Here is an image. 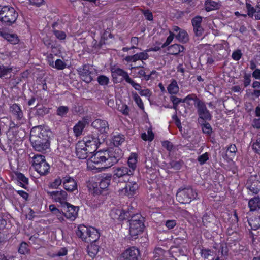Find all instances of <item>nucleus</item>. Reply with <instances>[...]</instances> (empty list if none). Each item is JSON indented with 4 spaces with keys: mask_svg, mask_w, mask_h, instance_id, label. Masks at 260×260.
<instances>
[{
    "mask_svg": "<svg viewBox=\"0 0 260 260\" xmlns=\"http://www.w3.org/2000/svg\"><path fill=\"white\" fill-rule=\"evenodd\" d=\"M125 141V137L121 134L113 136L112 142L116 147L109 150L99 151L91 155L87 160L88 170L95 172L105 170L116 164L123 156V152L118 148Z\"/></svg>",
    "mask_w": 260,
    "mask_h": 260,
    "instance_id": "nucleus-1",
    "label": "nucleus"
},
{
    "mask_svg": "<svg viewBox=\"0 0 260 260\" xmlns=\"http://www.w3.org/2000/svg\"><path fill=\"white\" fill-rule=\"evenodd\" d=\"M51 132L42 126L34 127L30 134V141L34 149L43 152L49 149Z\"/></svg>",
    "mask_w": 260,
    "mask_h": 260,
    "instance_id": "nucleus-2",
    "label": "nucleus"
},
{
    "mask_svg": "<svg viewBox=\"0 0 260 260\" xmlns=\"http://www.w3.org/2000/svg\"><path fill=\"white\" fill-rule=\"evenodd\" d=\"M129 232L132 239H135L143 232L144 228V218L140 214H136L129 220Z\"/></svg>",
    "mask_w": 260,
    "mask_h": 260,
    "instance_id": "nucleus-3",
    "label": "nucleus"
},
{
    "mask_svg": "<svg viewBox=\"0 0 260 260\" xmlns=\"http://www.w3.org/2000/svg\"><path fill=\"white\" fill-rule=\"evenodd\" d=\"M18 13L15 9L9 5H0V21L7 25H11L16 21Z\"/></svg>",
    "mask_w": 260,
    "mask_h": 260,
    "instance_id": "nucleus-4",
    "label": "nucleus"
},
{
    "mask_svg": "<svg viewBox=\"0 0 260 260\" xmlns=\"http://www.w3.org/2000/svg\"><path fill=\"white\" fill-rule=\"evenodd\" d=\"M197 192L189 187L180 188L176 193L177 200L181 204H187L196 199Z\"/></svg>",
    "mask_w": 260,
    "mask_h": 260,
    "instance_id": "nucleus-5",
    "label": "nucleus"
},
{
    "mask_svg": "<svg viewBox=\"0 0 260 260\" xmlns=\"http://www.w3.org/2000/svg\"><path fill=\"white\" fill-rule=\"evenodd\" d=\"M32 159V166L40 175H45L49 173L50 165L46 162L43 155H35Z\"/></svg>",
    "mask_w": 260,
    "mask_h": 260,
    "instance_id": "nucleus-6",
    "label": "nucleus"
},
{
    "mask_svg": "<svg viewBox=\"0 0 260 260\" xmlns=\"http://www.w3.org/2000/svg\"><path fill=\"white\" fill-rule=\"evenodd\" d=\"M132 175L128 168L126 167H121L116 168L113 171V180L116 183H125L126 179L128 180V177Z\"/></svg>",
    "mask_w": 260,
    "mask_h": 260,
    "instance_id": "nucleus-7",
    "label": "nucleus"
},
{
    "mask_svg": "<svg viewBox=\"0 0 260 260\" xmlns=\"http://www.w3.org/2000/svg\"><path fill=\"white\" fill-rule=\"evenodd\" d=\"M64 216L71 221H74L78 216L79 210L78 206L65 202L62 206Z\"/></svg>",
    "mask_w": 260,
    "mask_h": 260,
    "instance_id": "nucleus-8",
    "label": "nucleus"
},
{
    "mask_svg": "<svg viewBox=\"0 0 260 260\" xmlns=\"http://www.w3.org/2000/svg\"><path fill=\"white\" fill-rule=\"evenodd\" d=\"M138 188V185L136 182L128 181L123 188L118 189V192L121 196H126L131 198L136 193Z\"/></svg>",
    "mask_w": 260,
    "mask_h": 260,
    "instance_id": "nucleus-9",
    "label": "nucleus"
},
{
    "mask_svg": "<svg viewBox=\"0 0 260 260\" xmlns=\"http://www.w3.org/2000/svg\"><path fill=\"white\" fill-rule=\"evenodd\" d=\"M195 107L197 108L199 118L207 121H210L212 119V114L208 110L204 102L202 100L198 101Z\"/></svg>",
    "mask_w": 260,
    "mask_h": 260,
    "instance_id": "nucleus-10",
    "label": "nucleus"
},
{
    "mask_svg": "<svg viewBox=\"0 0 260 260\" xmlns=\"http://www.w3.org/2000/svg\"><path fill=\"white\" fill-rule=\"evenodd\" d=\"M140 251L135 247H129L125 250L120 256V260H138Z\"/></svg>",
    "mask_w": 260,
    "mask_h": 260,
    "instance_id": "nucleus-11",
    "label": "nucleus"
},
{
    "mask_svg": "<svg viewBox=\"0 0 260 260\" xmlns=\"http://www.w3.org/2000/svg\"><path fill=\"white\" fill-rule=\"evenodd\" d=\"M83 143L85 146L89 148L93 152H94L97 149L100 144L99 139L92 135H88L84 137L82 140L79 141Z\"/></svg>",
    "mask_w": 260,
    "mask_h": 260,
    "instance_id": "nucleus-12",
    "label": "nucleus"
},
{
    "mask_svg": "<svg viewBox=\"0 0 260 260\" xmlns=\"http://www.w3.org/2000/svg\"><path fill=\"white\" fill-rule=\"evenodd\" d=\"M246 187L251 192L257 194L260 191V181L257 176L251 175L247 180Z\"/></svg>",
    "mask_w": 260,
    "mask_h": 260,
    "instance_id": "nucleus-13",
    "label": "nucleus"
},
{
    "mask_svg": "<svg viewBox=\"0 0 260 260\" xmlns=\"http://www.w3.org/2000/svg\"><path fill=\"white\" fill-rule=\"evenodd\" d=\"M91 69L89 64H84L77 70L81 78L86 83L90 82L93 79L91 75Z\"/></svg>",
    "mask_w": 260,
    "mask_h": 260,
    "instance_id": "nucleus-14",
    "label": "nucleus"
},
{
    "mask_svg": "<svg viewBox=\"0 0 260 260\" xmlns=\"http://www.w3.org/2000/svg\"><path fill=\"white\" fill-rule=\"evenodd\" d=\"M76 155L79 159H86L89 154L93 152L83 144V143L78 142L76 146Z\"/></svg>",
    "mask_w": 260,
    "mask_h": 260,
    "instance_id": "nucleus-15",
    "label": "nucleus"
},
{
    "mask_svg": "<svg viewBox=\"0 0 260 260\" xmlns=\"http://www.w3.org/2000/svg\"><path fill=\"white\" fill-rule=\"evenodd\" d=\"M110 215L114 220L122 221L128 219L131 214L129 212L125 211L121 209L113 208L111 210Z\"/></svg>",
    "mask_w": 260,
    "mask_h": 260,
    "instance_id": "nucleus-16",
    "label": "nucleus"
},
{
    "mask_svg": "<svg viewBox=\"0 0 260 260\" xmlns=\"http://www.w3.org/2000/svg\"><path fill=\"white\" fill-rule=\"evenodd\" d=\"M48 194L56 202H59L62 205L67 199V193L62 189L59 190L49 191Z\"/></svg>",
    "mask_w": 260,
    "mask_h": 260,
    "instance_id": "nucleus-17",
    "label": "nucleus"
},
{
    "mask_svg": "<svg viewBox=\"0 0 260 260\" xmlns=\"http://www.w3.org/2000/svg\"><path fill=\"white\" fill-rule=\"evenodd\" d=\"M63 186L65 190L72 192L77 189V183L76 181L69 176L63 177Z\"/></svg>",
    "mask_w": 260,
    "mask_h": 260,
    "instance_id": "nucleus-18",
    "label": "nucleus"
},
{
    "mask_svg": "<svg viewBox=\"0 0 260 260\" xmlns=\"http://www.w3.org/2000/svg\"><path fill=\"white\" fill-rule=\"evenodd\" d=\"M246 8L249 17H254L255 20H260V5H257L254 7L250 3H246Z\"/></svg>",
    "mask_w": 260,
    "mask_h": 260,
    "instance_id": "nucleus-19",
    "label": "nucleus"
},
{
    "mask_svg": "<svg viewBox=\"0 0 260 260\" xmlns=\"http://www.w3.org/2000/svg\"><path fill=\"white\" fill-rule=\"evenodd\" d=\"M203 18L200 16H196L191 20L193 31L197 36L202 35L204 29L201 26Z\"/></svg>",
    "mask_w": 260,
    "mask_h": 260,
    "instance_id": "nucleus-20",
    "label": "nucleus"
},
{
    "mask_svg": "<svg viewBox=\"0 0 260 260\" xmlns=\"http://www.w3.org/2000/svg\"><path fill=\"white\" fill-rule=\"evenodd\" d=\"M91 125L102 134L107 133L109 130L108 123L107 121L104 120L96 119L92 122Z\"/></svg>",
    "mask_w": 260,
    "mask_h": 260,
    "instance_id": "nucleus-21",
    "label": "nucleus"
},
{
    "mask_svg": "<svg viewBox=\"0 0 260 260\" xmlns=\"http://www.w3.org/2000/svg\"><path fill=\"white\" fill-rule=\"evenodd\" d=\"M112 77L116 78L117 76H120L123 80L126 82L131 78L127 72L119 68H112L111 70Z\"/></svg>",
    "mask_w": 260,
    "mask_h": 260,
    "instance_id": "nucleus-22",
    "label": "nucleus"
},
{
    "mask_svg": "<svg viewBox=\"0 0 260 260\" xmlns=\"http://www.w3.org/2000/svg\"><path fill=\"white\" fill-rule=\"evenodd\" d=\"M100 237L98 231L93 227H89L88 230V235L86 236L85 242L88 243H93Z\"/></svg>",
    "mask_w": 260,
    "mask_h": 260,
    "instance_id": "nucleus-23",
    "label": "nucleus"
},
{
    "mask_svg": "<svg viewBox=\"0 0 260 260\" xmlns=\"http://www.w3.org/2000/svg\"><path fill=\"white\" fill-rule=\"evenodd\" d=\"M221 6L219 1L206 0L205 2V8L207 12L218 10Z\"/></svg>",
    "mask_w": 260,
    "mask_h": 260,
    "instance_id": "nucleus-24",
    "label": "nucleus"
},
{
    "mask_svg": "<svg viewBox=\"0 0 260 260\" xmlns=\"http://www.w3.org/2000/svg\"><path fill=\"white\" fill-rule=\"evenodd\" d=\"M138 162V155L135 153L131 154L127 160V164L129 168L128 169L130 172L133 174L134 171L136 169Z\"/></svg>",
    "mask_w": 260,
    "mask_h": 260,
    "instance_id": "nucleus-25",
    "label": "nucleus"
},
{
    "mask_svg": "<svg viewBox=\"0 0 260 260\" xmlns=\"http://www.w3.org/2000/svg\"><path fill=\"white\" fill-rule=\"evenodd\" d=\"M0 35L11 44H16L19 42V39L17 35L8 33L6 31L0 32Z\"/></svg>",
    "mask_w": 260,
    "mask_h": 260,
    "instance_id": "nucleus-26",
    "label": "nucleus"
},
{
    "mask_svg": "<svg viewBox=\"0 0 260 260\" xmlns=\"http://www.w3.org/2000/svg\"><path fill=\"white\" fill-rule=\"evenodd\" d=\"M87 122L85 119L79 121L73 128L74 133L76 137L79 136L82 134L83 130L85 128Z\"/></svg>",
    "mask_w": 260,
    "mask_h": 260,
    "instance_id": "nucleus-27",
    "label": "nucleus"
},
{
    "mask_svg": "<svg viewBox=\"0 0 260 260\" xmlns=\"http://www.w3.org/2000/svg\"><path fill=\"white\" fill-rule=\"evenodd\" d=\"M4 54L0 52V78L7 75L12 71V68L9 66H4L2 64V61L4 60Z\"/></svg>",
    "mask_w": 260,
    "mask_h": 260,
    "instance_id": "nucleus-28",
    "label": "nucleus"
},
{
    "mask_svg": "<svg viewBox=\"0 0 260 260\" xmlns=\"http://www.w3.org/2000/svg\"><path fill=\"white\" fill-rule=\"evenodd\" d=\"M184 50V48L183 46L177 44L171 45L168 48L169 54L175 55L183 52Z\"/></svg>",
    "mask_w": 260,
    "mask_h": 260,
    "instance_id": "nucleus-29",
    "label": "nucleus"
},
{
    "mask_svg": "<svg viewBox=\"0 0 260 260\" xmlns=\"http://www.w3.org/2000/svg\"><path fill=\"white\" fill-rule=\"evenodd\" d=\"M248 207L250 211H254L260 209V199L255 197L251 199L248 202Z\"/></svg>",
    "mask_w": 260,
    "mask_h": 260,
    "instance_id": "nucleus-30",
    "label": "nucleus"
},
{
    "mask_svg": "<svg viewBox=\"0 0 260 260\" xmlns=\"http://www.w3.org/2000/svg\"><path fill=\"white\" fill-rule=\"evenodd\" d=\"M10 110L18 120L21 119L23 117V113L20 107L18 104H14L11 105Z\"/></svg>",
    "mask_w": 260,
    "mask_h": 260,
    "instance_id": "nucleus-31",
    "label": "nucleus"
},
{
    "mask_svg": "<svg viewBox=\"0 0 260 260\" xmlns=\"http://www.w3.org/2000/svg\"><path fill=\"white\" fill-rule=\"evenodd\" d=\"M111 179V175L106 174L101 177L99 182V187L102 190L105 189L109 186Z\"/></svg>",
    "mask_w": 260,
    "mask_h": 260,
    "instance_id": "nucleus-32",
    "label": "nucleus"
},
{
    "mask_svg": "<svg viewBox=\"0 0 260 260\" xmlns=\"http://www.w3.org/2000/svg\"><path fill=\"white\" fill-rule=\"evenodd\" d=\"M49 210L53 214L55 215L57 219L60 221L62 222L64 220L63 215V210L60 211L58 209H57L54 205H50L49 207Z\"/></svg>",
    "mask_w": 260,
    "mask_h": 260,
    "instance_id": "nucleus-33",
    "label": "nucleus"
},
{
    "mask_svg": "<svg viewBox=\"0 0 260 260\" xmlns=\"http://www.w3.org/2000/svg\"><path fill=\"white\" fill-rule=\"evenodd\" d=\"M88 228L84 225H80L76 231V235L78 237L81 238L83 240L86 241V237L88 235Z\"/></svg>",
    "mask_w": 260,
    "mask_h": 260,
    "instance_id": "nucleus-34",
    "label": "nucleus"
},
{
    "mask_svg": "<svg viewBox=\"0 0 260 260\" xmlns=\"http://www.w3.org/2000/svg\"><path fill=\"white\" fill-rule=\"evenodd\" d=\"M16 176L17 181L20 184V185L22 187L27 189L28 184V179L21 173H16Z\"/></svg>",
    "mask_w": 260,
    "mask_h": 260,
    "instance_id": "nucleus-35",
    "label": "nucleus"
},
{
    "mask_svg": "<svg viewBox=\"0 0 260 260\" xmlns=\"http://www.w3.org/2000/svg\"><path fill=\"white\" fill-rule=\"evenodd\" d=\"M179 86L177 81L173 79L167 87L168 92L171 94H176L179 92Z\"/></svg>",
    "mask_w": 260,
    "mask_h": 260,
    "instance_id": "nucleus-36",
    "label": "nucleus"
},
{
    "mask_svg": "<svg viewBox=\"0 0 260 260\" xmlns=\"http://www.w3.org/2000/svg\"><path fill=\"white\" fill-rule=\"evenodd\" d=\"M248 223L252 229L256 230L260 228V215L250 218Z\"/></svg>",
    "mask_w": 260,
    "mask_h": 260,
    "instance_id": "nucleus-37",
    "label": "nucleus"
},
{
    "mask_svg": "<svg viewBox=\"0 0 260 260\" xmlns=\"http://www.w3.org/2000/svg\"><path fill=\"white\" fill-rule=\"evenodd\" d=\"M99 251V246L94 243L91 244L87 247L88 255L92 258H94Z\"/></svg>",
    "mask_w": 260,
    "mask_h": 260,
    "instance_id": "nucleus-38",
    "label": "nucleus"
},
{
    "mask_svg": "<svg viewBox=\"0 0 260 260\" xmlns=\"http://www.w3.org/2000/svg\"><path fill=\"white\" fill-rule=\"evenodd\" d=\"M134 55L135 62L138 60H146L149 58V55L147 53H146L145 50L142 52L137 53ZM142 63L143 64H145V63L143 61H142Z\"/></svg>",
    "mask_w": 260,
    "mask_h": 260,
    "instance_id": "nucleus-39",
    "label": "nucleus"
},
{
    "mask_svg": "<svg viewBox=\"0 0 260 260\" xmlns=\"http://www.w3.org/2000/svg\"><path fill=\"white\" fill-rule=\"evenodd\" d=\"M51 67L58 70H63L66 68V63L60 59H57L55 62H51Z\"/></svg>",
    "mask_w": 260,
    "mask_h": 260,
    "instance_id": "nucleus-40",
    "label": "nucleus"
},
{
    "mask_svg": "<svg viewBox=\"0 0 260 260\" xmlns=\"http://www.w3.org/2000/svg\"><path fill=\"white\" fill-rule=\"evenodd\" d=\"M176 38L180 42L186 43L188 40L187 33L184 30L179 31L178 34L175 36Z\"/></svg>",
    "mask_w": 260,
    "mask_h": 260,
    "instance_id": "nucleus-41",
    "label": "nucleus"
},
{
    "mask_svg": "<svg viewBox=\"0 0 260 260\" xmlns=\"http://www.w3.org/2000/svg\"><path fill=\"white\" fill-rule=\"evenodd\" d=\"M154 138V133L151 128H149L147 130V134L143 133L141 134V138L144 141H151Z\"/></svg>",
    "mask_w": 260,
    "mask_h": 260,
    "instance_id": "nucleus-42",
    "label": "nucleus"
},
{
    "mask_svg": "<svg viewBox=\"0 0 260 260\" xmlns=\"http://www.w3.org/2000/svg\"><path fill=\"white\" fill-rule=\"evenodd\" d=\"M193 101L194 102V106H196V104L198 103V101H201V100L199 99L196 94H191L186 96L185 98L182 99V103H186L189 105H190L189 101Z\"/></svg>",
    "mask_w": 260,
    "mask_h": 260,
    "instance_id": "nucleus-43",
    "label": "nucleus"
},
{
    "mask_svg": "<svg viewBox=\"0 0 260 260\" xmlns=\"http://www.w3.org/2000/svg\"><path fill=\"white\" fill-rule=\"evenodd\" d=\"M133 98L138 106L142 110L144 109L143 103L141 98L136 92H132Z\"/></svg>",
    "mask_w": 260,
    "mask_h": 260,
    "instance_id": "nucleus-44",
    "label": "nucleus"
},
{
    "mask_svg": "<svg viewBox=\"0 0 260 260\" xmlns=\"http://www.w3.org/2000/svg\"><path fill=\"white\" fill-rule=\"evenodd\" d=\"M214 217L213 215L205 214L202 217L203 224L205 226H208L213 221Z\"/></svg>",
    "mask_w": 260,
    "mask_h": 260,
    "instance_id": "nucleus-45",
    "label": "nucleus"
},
{
    "mask_svg": "<svg viewBox=\"0 0 260 260\" xmlns=\"http://www.w3.org/2000/svg\"><path fill=\"white\" fill-rule=\"evenodd\" d=\"M50 111V108H47L43 106H41L40 107H38L37 109L36 114L38 115L43 116L46 114L49 113Z\"/></svg>",
    "mask_w": 260,
    "mask_h": 260,
    "instance_id": "nucleus-46",
    "label": "nucleus"
},
{
    "mask_svg": "<svg viewBox=\"0 0 260 260\" xmlns=\"http://www.w3.org/2000/svg\"><path fill=\"white\" fill-rule=\"evenodd\" d=\"M29 251L28 245L25 242H22L21 243L18 252L22 254H25L27 253Z\"/></svg>",
    "mask_w": 260,
    "mask_h": 260,
    "instance_id": "nucleus-47",
    "label": "nucleus"
},
{
    "mask_svg": "<svg viewBox=\"0 0 260 260\" xmlns=\"http://www.w3.org/2000/svg\"><path fill=\"white\" fill-rule=\"evenodd\" d=\"M200 253L204 259H208L209 256L213 255V252L208 249H202Z\"/></svg>",
    "mask_w": 260,
    "mask_h": 260,
    "instance_id": "nucleus-48",
    "label": "nucleus"
},
{
    "mask_svg": "<svg viewBox=\"0 0 260 260\" xmlns=\"http://www.w3.org/2000/svg\"><path fill=\"white\" fill-rule=\"evenodd\" d=\"M209 153L205 152L198 157V161L201 165H202L209 160Z\"/></svg>",
    "mask_w": 260,
    "mask_h": 260,
    "instance_id": "nucleus-49",
    "label": "nucleus"
},
{
    "mask_svg": "<svg viewBox=\"0 0 260 260\" xmlns=\"http://www.w3.org/2000/svg\"><path fill=\"white\" fill-rule=\"evenodd\" d=\"M127 83L129 84L136 90L139 92L142 88V86L140 84L137 83L135 81L130 78L126 82Z\"/></svg>",
    "mask_w": 260,
    "mask_h": 260,
    "instance_id": "nucleus-50",
    "label": "nucleus"
},
{
    "mask_svg": "<svg viewBox=\"0 0 260 260\" xmlns=\"http://www.w3.org/2000/svg\"><path fill=\"white\" fill-rule=\"evenodd\" d=\"M98 81L100 85H106L109 82V78L104 75H100L98 78Z\"/></svg>",
    "mask_w": 260,
    "mask_h": 260,
    "instance_id": "nucleus-51",
    "label": "nucleus"
},
{
    "mask_svg": "<svg viewBox=\"0 0 260 260\" xmlns=\"http://www.w3.org/2000/svg\"><path fill=\"white\" fill-rule=\"evenodd\" d=\"M252 148L254 151L260 155V136H258L256 141L252 145Z\"/></svg>",
    "mask_w": 260,
    "mask_h": 260,
    "instance_id": "nucleus-52",
    "label": "nucleus"
},
{
    "mask_svg": "<svg viewBox=\"0 0 260 260\" xmlns=\"http://www.w3.org/2000/svg\"><path fill=\"white\" fill-rule=\"evenodd\" d=\"M69 111V108L67 106H60L57 110V114L59 116H62L66 114Z\"/></svg>",
    "mask_w": 260,
    "mask_h": 260,
    "instance_id": "nucleus-53",
    "label": "nucleus"
},
{
    "mask_svg": "<svg viewBox=\"0 0 260 260\" xmlns=\"http://www.w3.org/2000/svg\"><path fill=\"white\" fill-rule=\"evenodd\" d=\"M202 131L204 133L210 135L212 132V128L209 123H205L202 125Z\"/></svg>",
    "mask_w": 260,
    "mask_h": 260,
    "instance_id": "nucleus-54",
    "label": "nucleus"
},
{
    "mask_svg": "<svg viewBox=\"0 0 260 260\" xmlns=\"http://www.w3.org/2000/svg\"><path fill=\"white\" fill-rule=\"evenodd\" d=\"M62 183H63V177H62V179L60 177H58L54 179V180L51 183V186L53 188H57Z\"/></svg>",
    "mask_w": 260,
    "mask_h": 260,
    "instance_id": "nucleus-55",
    "label": "nucleus"
},
{
    "mask_svg": "<svg viewBox=\"0 0 260 260\" xmlns=\"http://www.w3.org/2000/svg\"><path fill=\"white\" fill-rule=\"evenodd\" d=\"M182 161L173 160L170 162V165L172 168L175 170H179L182 166Z\"/></svg>",
    "mask_w": 260,
    "mask_h": 260,
    "instance_id": "nucleus-56",
    "label": "nucleus"
},
{
    "mask_svg": "<svg viewBox=\"0 0 260 260\" xmlns=\"http://www.w3.org/2000/svg\"><path fill=\"white\" fill-rule=\"evenodd\" d=\"M169 34H170V35L167 37L166 42L162 44V48H165V47H167L173 41V39L174 38L175 35H174V34L173 32H172L171 31H169Z\"/></svg>",
    "mask_w": 260,
    "mask_h": 260,
    "instance_id": "nucleus-57",
    "label": "nucleus"
},
{
    "mask_svg": "<svg viewBox=\"0 0 260 260\" xmlns=\"http://www.w3.org/2000/svg\"><path fill=\"white\" fill-rule=\"evenodd\" d=\"M242 55L241 50L237 49L234 51L232 54V58L236 61H238L240 59Z\"/></svg>",
    "mask_w": 260,
    "mask_h": 260,
    "instance_id": "nucleus-58",
    "label": "nucleus"
},
{
    "mask_svg": "<svg viewBox=\"0 0 260 260\" xmlns=\"http://www.w3.org/2000/svg\"><path fill=\"white\" fill-rule=\"evenodd\" d=\"M237 152V147L235 144H231L227 149V152L229 153L230 156H234Z\"/></svg>",
    "mask_w": 260,
    "mask_h": 260,
    "instance_id": "nucleus-59",
    "label": "nucleus"
},
{
    "mask_svg": "<svg viewBox=\"0 0 260 260\" xmlns=\"http://www.w3.org/2000/svg\"><path fill=\"white\" fill-rule=\"evenodd\" d=\"M53 34L57 39L60 40L65 39L67 36L64 32L57 30H54Z\"/></svg>",
    "mask_w": 260,
    "mask_h": 260,
    "instance_id": "nucleus-60",
    "label": "nucleus"
},
{
    "mask_svg": "<svg viewBox=\"0 0 260 260\" xmlns=\"http://www.w3.org/2000/svg\"><path fill=\"white\" fill-rule=\"evenodd\" d=\"M68 253V250L66 248L63 247L60 249L57 252H56L55 253L53 254V257L58 256H63L67 254Z\"/></svg>",
    "mask_w": 260,
    "mask_h": 260,
    "instance_id": "nucleus-61",
    "label": "nucleus"
},
{
    "mask_svg": "<svg viewBox=\"0 0 260 260\" xmlns=\"http://www.w3.org/2000/svg\"><path fill=\"white\" fill-rule=\"evenodd\" d=\"M140 95L142 96H145L147 98H149L151 95V91L147 88L141 89V90L139 92Z\"/></svg>",
    "mask_w": 260,
    "mask_h": 260,
    "instance_id": "nucleus-62",
    "label": "nucleus"
},
{
    "mask_svg": "<svg viewBox=\"0 0 260 260\" xmlns=\"http://www.w3.org/2000/svg\"><path fill=\"white\" fill-rule=\"evenodd\" d=\"M176 224L175 220H167L165 221V225L169 230L173 229Z\"/></svg>",
    "mask_w": 260,
    "mask_h": 260,
    "instance_id": "nucleus-63",
    "label": "nucleus"
},
{
    "mask_svg": "<svg viewBox=\"0 0 260 260\" xmlns=\"http://www.w3.org/2000/svg\"><path fill=\"white\" fill-rule=\"evenodd\" d=\"M143 14L147 20L149 21H152L153 20V14L150 11L148 10H143Z\"/></svg>",
    "mask_w": 260,
    "mask_h": 260,
    "instance_id": "nucleus-64",
    "label": "nucleus"
}]
</instances>
